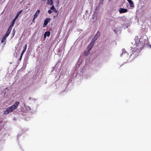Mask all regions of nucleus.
<instances>
[{"label": "nucleus", "instance_id": "nucleus-1", "mask_svg": "<svg viewBox=\"0 0 151 151\" xmlns=\"http://www.w3.org/2000/svg\"><path fill=\"white\" fill-rule=\"evenodd\" d=\"M14 109L11 106L8 108L6 110L4 111V114H7L10 112H12Z\"/></svg>", "mask_w": 151, "mask_h": 151}, {"label": "nucleus", "instance_id": "nucleus-2", "mask_svg": "<svg viewBox=\"0 0 151 151\" xmlns=\"http://www.w3.org/2000/svg\"><path fill=\"white\" fill-rule=\"evenodd\" d=\"M127 21V20L125 18H122L120 20V22L122 24V25L126 24V23Z\"/></svg>", "mask_w": 151, "mask_h": 151}, {"label": "nucleus", "instance_id": "nucleus-3", "mask_svg": "<svg viewBox=\"0 0 151 151\" xmlns=\"http://www.w3.org/2000/svg\"><path fill=\"white\" fill-rule=\"evenodd\" d=\"M8 36V35H7L5 34V35L3 36L2 38V39L1 41V42L3 43L5 42L4 45H5L6 43V38Z\"/></svg>", "mask_w": 151, "mask_h": 151}, {"label": "nucleus", "instance_id": "nucleus-4", "mask_svg": "<svg viewBox=\"0 0 151 151\" xmlns=\"http://www.w3.org/2000/svg\"><path fill=\"white\" fill-rule=\"evenodd\" d=\"M119 11L120 13H125L127 12V9L120 8L119 9Z\"/></svg>", "mask_w": 151, "mask_h": 151}, {"label": "nucleus", "instance_id": "nucleus-5", "mask_svg": "<svg viewBox=\"0 0 151 151\" xmlns=\"http://www.w3.org/2000/svg\"><path fill=\"white\" fill-rule=\"evenodd\" d=\"M50 18H47L45 20L43 24V27H44L47 26L48 22H50Z\"/></svg>", "mask_w": 151, "mask_h": 151}, {"label": "nucleus", "instance_id": "nucleus-6", "mask_svg": "<svg viewBox=\"0 0 151 151\" xmlns=\"http://www.w3.org/2000/svg\"><path fill=\"white\" fill-rule=\"evenodd\" d=\"M93 45L94 43L91 42L90 43L88 47V50L89 51H91Z\"/></svg>", "mask_w": 151, "mask_h": 151}, {"label": "nucleus", "instance_id": "nucleus-7", "mask_svg": "<svg viewBox=\"0 0 151 151\" xmlns=\"http://www.w3.org/2000/svg\"><path fill=\"white\" fill-rule=\"evenodd\" d=\"M19 103L18 101H17L12 106L14 109H15L17 108V107L19 105Z\"/></svg>", "mask_w": 151, "mask_h": 151}, {"label": "nucleus", "instance_id": "nucleus-8", "mask_svg": "<svg viewBox=\"0 0 151 151\" xmlns=\"http://www.w3.org/2000/svg\"><path fill=\"white\" fill-rule=\"evenodd\" d=\"M98 17V16L97 14H94L92 17V18L93 19V22H95L96 21Z\"/></svg>", "mask_w": 151, "mask_h": 151}, {"label": "nucleus", "instance_id": "nucleus-9", "mask_svg": "<svg viewBox=\"0 0 151 151\" xmlns=\"http://www.w3.org/2000/svg\"><path fill=\"white\" fill-rule=\"evenodd\" d=\"M40 12V10H37L35 14L34 15V19L36 18L38 14H39Z\"/></svg>", "mask_w": 151, "mask_h": 151}, {"label": "nucleus", "instance_id": "nucleus-10", "mask_svg": "<svg viewBox=\"0 0 151 151\" xmlns=\"http://www.w3.org/2000/svg\"><path fill=\"white\" fill-rule=\"evenodd\" d=\"M50 35V32L49 31H47L45 32L44 34V38H45L46 36H49Z\"/></svg>", "mask_w": 151, "mask_h": 151}, {"label": "nucleus", "instance_id": "nucleus-11", "mask_svg": "<svg viewBox=\"0 0 151 151\" xmlns=\"http://www.w3.org/2000/svg\"><path fill=\"white\" fill-rule=\"evenodd\" d=\"M12 27L9 26V29H8L7 31L6 32V33L5 34L7 35L8 36L9 35V34L10 33V32L12 29Z\"/></svg>", "mask_w": 151, "mask_h": 151}, {"label": "nucleus", "instance_id": "nucleus-12", "mask_svg": "<svg viewBox=\"0 0 151 151\" xmlns=\"http://www.w3.org/2000/svg\"><path fill=\"white\" fill-rule=\"evenodd\" d=\"M22 11V10H21L17 13V15H16V16L14 19H15V20H17L18 17H19V15L21 13Z\"/></svg>", "mask_w": 151, "mask_h": 151}, {"label": "nucleus", "instance_id": "nucleus-13", "mask_svg": "<svg viewBox=\"0 0 151 151\" xmlns=\"http://www.w3.org/2000/svg\"><path fill=\"white\" fill-rule=\"evenodd\" d=\"M127 1L129 3L131 7H133L134 6L133 2L131 0H127Z\"/></svg>", "mask_w": 151, "mask_h": 151}, {"label": "nucleus", "instance_id": "nucleus-14", "mask_svg": "<svg viewBox=\"0 0 151 151\" xmlns=\"http://www.w3.org/2000/svg\"><path fill=\"white\" fill-rule=\"evenodd\" d=\"M100 35V33L99 31H98L97 32L96 34L94 36V37L97 38V39H98Z\"/></svg>", "mask_w": 151, "mask_h": 151}, {"label": "nucleus", "instance_id": "nucleus-15", "mask_svg": "<svg viewBox=\"0 0 151 151\" xmlns=\"http://www.w3.org/2000/svg\"><path fill=\"white\" fill-rule=\"evenodd\" d=\"M97 38L94 36L92 39L91 42L94 44L95 41L97 40Z\"/></svg>", "mask_w": 151, "mask_h": 151}, {"label": "nucleus", "instance_id": "nucleus-16", "mask_svg": "<svg viewBox=\"0 0 151 151\" xmlns=\"http://www.w3.org/2000/svg\"><path fill=\"white\" fill-rule=\"evenodd\" d=\"M91 51H89L88 50L87 51H86L85 52L84 55L85 56H87L90 53V52Z\"/></svg>", "mask_w": 151, "mask_h": 151}, {"label": "nucleus", "instance_id": "nucleus-17", "mask_svg": "<svg viewBox=\"0 0 151 151\" xmlns=\"http://www.w3.org/2000/svg\"><path fill=\"white\" fill-rule=\"evenodd\" d=\"M47 4H48L51 5L53 3L52 0H47Z\"/></svg>", "mask_w": 151, "mask_h": 151}, {"label": "nucleus", "instance_id": "nucleus-18", "mask_svg": "<svg viewBox=\"0 0 151 151\" xmlns=\"http://www.w3.org/2000/svg\"><path fill=\"white\" fill-rule=\"evenodd\" d=\"M16 21V20H15L14 19L13 21L11 23V24L10 26L11 27H12L14 26V23Z\"/></svg>", "mask_w": 151, "mask_h": 151}, {"label": "nucleus", "instance_id": "nucleus-19", "mask_svg": "<svg viewBox=\"0 0 151 151\" xmlns=\"http://www.w3.org/2000/svg\"><path fill=\"white\" fill-rule=\"evenodd\" d=\"M26 50H25L24 49L22 51V53L21 54H22V56L23 55V54L25 52Z\"/></svg>", "mask_w": 151, "mask_h": 151}, {"label": "nucleus", "instance_id": "nucleus-20", "mask_svg": "<svg viewBox=\"0 0 151 151\" xmlns=\"http://www.w3.org/2000/svg\"><path fill=\"white\" fill-rule=\"evenodd\" d=\"M55 8L54 5H52V6L50 8V9L52 10H55Z\"/></svg>", "mask_w": 151, "mask_h": 151}, {"label": "nucleus", "instance_id": "nucleus-21", "mask_svg": "<svg viewBox=\"0 0 151 151\" xmlns=\"http://www.w3.org/2000/svg\"><path fill=\"white\" fill-rule=\"evenodd\" d=\"M52 11H51L50 10H48V13L49 14H50L51 13H52Z\"/></svg>", "mask_w": 151, "mask_h": 151}, {"label": "nucleus", "instance_id": "nucleus-22", "mask_svg": "<svg viewBox=\"0 0 151 151\" xmlns=\"http://www.w3.org/2000/svg\"><path fill=\"white\" fill-rule=\"evenodd\" d=\"M27 46V45L25 44V47H24V49L25 50H26Z\"/></svg>", "mask_w": 151, "mask_h": 151}, {"label": "nucleus", "instance_id": "nucleus-23", "mask_svg": "<svg viewBox=\"0 0 151 151\" xmlns=\"http://www.w3.org/2000/svg\"><path fill=\"white\" fill-rule=\"evenodd\" d=\"M104 0H100V3H101H101H102L103 2V1Z\"/></svg>", "mask_w": 151, "mask_h": 151}, {"label": "nucleus", "instance_id": "nucleus-24", "mask_svg": "<svg viewBox=\"0 0 151 151\" xmlns=\"http://www.w3.org/2000/svg\"><path fill=\"white\" fill-rule=\"evenodd\" d=\"M22 54H21V56H20V60H21L22 59Z\"/></svg>", "mask_w": 151, "mask_h": 151}, {"label": "nucleus", "instance_id": "nucleus-25", "mask_svg": "<svg viewBox=\"0 0 151 151\" xmlns=\"http://www.w3.org/2000/svg\"><path fill=\"white\" fill-rule=\"evenodd\" d=\"M35 19H34H34L32 20V22H34Z\"/></svg>", "mask_w": 151, "mask_h": 151}, {"label": "nucleus", "instance_id": "nucleus-26", "mask_svg": "<svg viewBox=\"0 0 151 151\" xmlns=\"http://www.w3.org/2000/svg\"><path fill=\"white\" fill-rule=\"evenodd\" d=\"M54 10V11L55 12H57V10H56V9H55V10Z\"/></svg>", "mask_w": 151, "mask_h": 151}, {"label": "nucleus", "instance_id": "nucleus-27", "mask_svg": "<svg viewBox=\"0 0 151 151\" xmlns=\"http://www.w3.org/2000/svg\"><path fill=\"white\" fill-rule=\"evenodd\" d=\"M42 1H43L44 2H45V1H46V0H42Z\"/></svg>", "mask_w": 151, "mask_h": 151}]
</instances>
